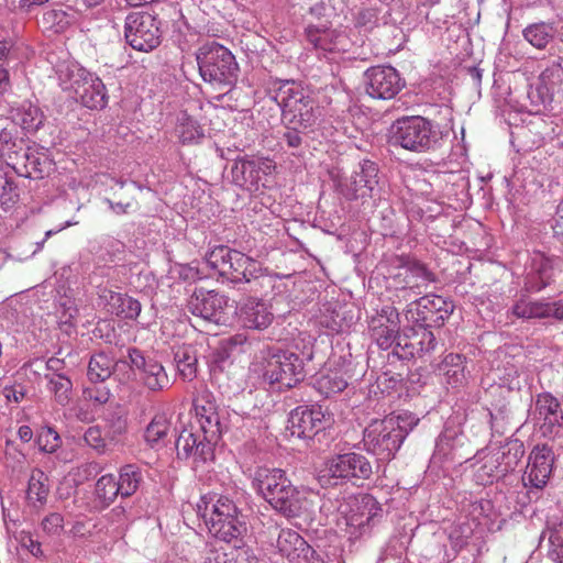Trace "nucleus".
I'll return each instance as SVG.
<instances>
[{
	"label": "nucleus",
	"mask_w": 563,
	"mask_h": 563,
	"mask_svg": "<svg viewBox=\"0 0 563 563\" xmlns=\"http://www.w3.org/2000/svg\"><path fill=\"white\" fill-rule=\"evenodd\" d=\"M132 367L139 372L143 385L152 391H161L170 385L164 366L153 358H145L137 349L129 351Z\"/></svg>",
	"instance_id": "nucleus-22"
},
{
	"label": "nucleus",
	"mask_w": 563,
	"mask_h": 563,
	"mask_svg": "<svg viewBox=\"0 0 563 563\" xmlns=\"http://www.w3.org/2000/svg\"><path fill=\"white\" fill-rule=\"evenodd\" d=\"M113 365V360L106 353L92 355L87 371L89 380L92 383L104 382L111 376Z\"/></svg>",
	"instance_id": "nucleus-41"
},
{
	"label": "nucleus",
	"mask_w": 563,
	"mask_h": 563,
	"mask_svg": "<svg viewBox=\"0 0 563 563\" xmlns=\"http://www.w3.org/2000/svg\"><path fill=\"white\" fill-rule=\"evenodd\" d=\"M366 92L374 99H391L402 84L397 70L391 66H375L366 70Z\"/></svg>",
	"instance_id": "nucleus-20"
},
{
	"label": "nucleus",
	"mask_w": 563,
	"mask_h": 563,
	"mask_svg": "<svg viewBox=\"0 0 563 563\" xmlns=\"http://www.w3.org/2000/svg\"><path fill=\"white\" fill-rule=\"evenodd\" d=\"M314 385L321 395L329 397L332 394L343 391L347 386V382L341 371H329L327 373H322L316 379Z\"/></svg>",
	"instance_id": "nucleus-42"
},
{
	"label": "nucleus",
	"mask_w": 563,
	"mask_h": 563,
	"mask_svg": "<svg viewBox=\"0 0 563 563\" xmlns=\"http://www.w3.org/2000/svg\"><path fill=\"white\" fill-rule=\"evenodd\" d=\"M372 501L373 500L369 497H363L361 501L355 500V508L352 509V511L355 510L356 512L345 517L346 526L355 530H362L366 525H368L373 516L371 511L365 512V510Z\"/></svg>",
	"instance_id": "nucleus-47"
},
{
	"label": "nucleus",
	"mask_w": 563,
	"mask_h": 563,
	"mask_svg": "<svg viewBox=\"0 0 563 563\" xmlns=\"http://www.w3.org/2000/svg\"><path fill=\"white\" fill-rule=\"evenodd\" d=\"M244 329L263 331L274 320L272 307L263 299L247 297L233 309V321Z\"/></svg>",
	"instance_id": "nucleus-19"
},
{
	"label": "nucleus",
	"mask_w": 563,
	"mask_h": 563,
	"mask_svg": "<svg viewBox=\"0 0 563 563\" xmlns=\"http://www.w3.org/2000/svg\"><path fill=\"white\" fill-rule=\"evenodd\" d=\"M416 303L418 313L424 322L443 323L454 311L453 301L438 295H426Z\"/></svg>",
	"instance_id": "nucleus-30"
},
{
	"label": "nucleus",
	"mask_w": 563,
	"mask_h": 563,
	"mask_svg": "<svg viewBox=\"0 0 563 563\" xmlns=\"http://www.w3.org/2000/svg\"><path fill=\"white\" fill-rule=\"evenodd\" d=\"M435 345L433 332L423 324H416L398 334L394 352L400 358H412L433 351Z\"/></svg>",
	"instance_id": "nucleus-15"
},
{
	"label": "nucleus",
	"mask_w": 563,
	"mask_h": 563,
	"mask_svg": "<svg viewBox=\"0 0 563 563\" xmlns=\"http://www.w3.org/2000/svg\"><path fill=\"white\" fill-rule=\"evenodd\" d=\"M274 161L267 157H241L238 158L232 167L234 181L244 189L255 192L265 188L266 177L275 170Z\"/></svg>",
	"instance_id": "nucleus-14"
},
{
	"label": "nucleus",
	"mask_w": 563,
	"mask_h": 563,
	"mask_svg": "<svg viewBox=\"0 0 563 563\" xmlns=\"http://www.w3.org/2000/svg\"><path fill=\"white\" fill-rule=\"evenodd\" d=\"M203 563H229V554L218 549L210 550L207 553Z\"/></svg>",
	"instance_id": "nucleus-57"
},
{
	"label": "nucleus",
	"mask_w": 563,
	"mask_h": 563,
	"mask_svg": "<svg viewBox=\"0 0 563 563\" xmlns=\"http://www.w3.org/2000/svg\"><path fill=\"white\" fill-rule=\"evenodd\" d=\"M194 407L199 430L206 439L217 442L222 430L214 401L208 397H199L194 401Z\"/></svg>",
	"instance_id": "nucleus-29"
},
{
	"label": "nucleus",
	"mask_w": 563,
	"mask_h": 563,
	"mask_svg": "<svg viewBox=\"0 0 563 563\" xmlns=\"http://www.w3.org/2000/svg\"><path fill=\"white\" fill-rule=\"evenodd\" d=\"M48 2V0H20L19 9L23 12H32L35 8L41 7Z\"/></svg>",
	"instance_id": "nucleus-62"
},
{
	"label": "nucleus",
	"mask_w": 563,
	"mask_h": 563,
	"mask_svg": "<svg viewBox=\"0 0 563 563\" xmlns=\"http://www.w3.org/2000/svg\"><path fill=\"white\" fill-rule=\"evenodd\" d=\"M84 396L97 405H104L110 399V391L106 388H85Z\"/></svg>",
	"instance_id": "nucleus-54"
},
{
	"label": "nucleus",
	"mask_w": 563,
	"mask_h": 563,
	"mask_svg": "<svg viewBox=\"0 0 563 563\" xmlns=\"http://www.w3.org/2000/svg\"><path fill=\"white\" fill-rule=\"evenodd\" d=\"M373 474L371 462L360 453H344L329 459L320 471L322 485L335 486L339 481L368 479Z\"/></svg>",
	"instance_id": "nucleus-8"
},
{
	"label": "nucleus",
	"mask_w": 563,
	"mask_h": 563,
	"mask_svg": "<svg viewBox=\"0 0 563 563\" xmlns=\"http://www.w3.org/2000/svg\"><path fill=\"white\" fill-rule=\"evenodd\" d=\"M214 443L206 439L205 434L195 432L192 427L185 428L176 440L177 455L181 459L192 456L196 460L207 461L212 455Z\"/></svg>",
	"instance_id": "nucleus-27"
},
{
	"label": "nucleus",
	"mask_w": 563,
	"mask_h": 563,
	"mask_svg": "<svg viewBox=\"0 0 563 563\" xmlns=\"http://www.w3.org/2000/svg\"><path fill=\"white\" fill-rule=\"evenodd\" d=\"M18 434L23 442H29L33 437L32 429L29 426H21L18 430Z\"/></svg>",
	"instance_id": "nucleus-64"
},
{
	"label": "nucleus",
	"mask_w": 563,
	"mask_h": 563,
	"mask_svg": "<svg viewBox=\"0 0 563 563\" xmlns=\"http://www.w3.org/2000/svg\"><path fill=\"white\" fill-rule=\"evenodd\" d=\"M229 563H260V560L252 549L238 548L229 554Z\"/></svg>",
	"instance_id": "nucleus-52"
},
{
	"label": "nucleus",
	"mask_w": 563,
	"mask_h": 563,
	"mask_svg": "<svg viewBox=\"0 0 563 563\" xmlns=\"http://www.w3.org/2000/svg\"><path fill=\"white\" fill-rule=\"evenodd\" d=\"M493 450L498 461H500L503 467H506V463L509 461L508 456H510V454L514 453L515 451L517 452L518 456L515 459L514 468L519 464V462L525 455L523 443L519 440L508 441L504 445Z\"/></svg>",
	"instance_id": "nucleus-48"
},
{
	"label": "nucleus",
	"mask_w": 563,
	"mask_h": 563,
	"mask_svg": "<svg viewBox=\"0 0 563 563\" xmlns=\"http://www.w3.org/2000/svg\"><path fill=\"white\" fill-rule=\"evenodd\" d=\"M47 389L54 396L55 401L65 407L73 398V382L69 377L59 373L46 374Z\"/></svg>",
	"instance_id": "nucleus-37"
},
{
	"label": "nucleus",
	"mask_w": 563,
	"mask_h": 563,
	"mask_svg": "<svg viewBox=\"0 0 563 563\" xmlns=\"http://www.w3.org/2000/svg\"><path fill=\"white\" fill-rule=\"evenodd\" d=\"M306 38L314 49L322 53H341L347 51L350 40L345 32L339 29H332L325 22L309 24L306 27Z\"/></svg>",
	"instance_id": "nucleus-21"
},
{
	"label": "nucleus",
	"mask_w": 563,
	"mask_h": 563,
	"mask_svg": "<svg viewBox=\"0 0 563 563\" xmlns=\"http://www.w3.org/2000/svg\"><path fill=\"white\" fill-rule=\"evenodd\" d=\"M263 377L279 388H292L305 378L303 361L296 353L278 351L269 355L264 365Z\"/></svg>",
	"instance_id": "nucleus-11"
},
{
	"label": "nucleus",
	"mask_w": 563,
	"mask_h": 563,
	"mask_svg": "<svg viewBox=\"0 0 563 563\" xmlns=\"http://www.w3.org/2000/svg\"><path fill=\"white\" fill-rule=\"evenodd\" d=\"M330 419L321 406H299L290 413L288 429L292 437L311 439L325 429Z\"/></svg>",
	"instance_id": "nucleus-16"
},
{
	"label": "nucleus",
	"mask_w": 563,
	"mask_h": 563,
	"mask_svg": "<svg viewBox=\"0 0 563 563\" xmlns=\"http://www.w3.org/2000/svg\"><path fill=\"white\" fill-rule=\"evenodd\" d=\"M517 452L510 454V461L506 464V467H503L500 461H498L495 455L494 450H489L482 457V465L477 470V477L482 481V483H492L495 478H499L505 476L508 472L514 470L515 459L517 457Z\"/></svg>",
	"instance_id": "nucleus-33"
},
{
	"label": "nucleus",
	"mask_w": 563,
	"mask_h": 563,
	"mask_svg": "<svg viewBox=\"0 0 563 563\" xmlns=\"http://www.w3.org/2000/svg\"><path fill=\"white\" fill-rule=\"evenodd\" d=\"M560 71H563V56L559 57V59L550 68L545 69L542 73L541 78L545 80L556 76L558 81H561Z\"/></svg>",
	"instance_id": "nucleus-56"
},
{
	"label": "nucleus",
	"mask_w": 563,
	"mask_h": 563,
	"mask_svg": "<svg viewBox=\"0 0 563 563\" xmlns=\"http://www.w3.org/2000/svg\"><path fill=\"white\" fill-rule=\"evenodd\" d=\"M19 198L18 187L0 166V202L14 203Z\"/></svg>",
	"instance_id": "nucleus-49"
},
{
	"label": "nucleus",
	"mask_w": 563,
	"mask_h": 563,
	"mask_svg": "<svg viewBox=\"0 0 563 563\" xmlns=\"http://www.w3.org/2000/svg\"><path fill=\"white\" fill-rule=\"evenodd\" d=\"M3 395L8 401L20 402L24 398V391L22 388H16L14 386L5 387L3 389Z\"/></svg>",
	"instance_id": "nucleus-60"
},
{
	"label": "nucleus",
	"mask_w": 563,
	"mask_h": 563,
	"mask_svg": "<svg viewBox=\"0 0 563 563\" xmlns=\"http://www.w3.org/2000/svg\"><path fill=\"white\" fill-rule=\"evenodd\" d=\"M85 441L98 452H104L109 443L107 435H103L101 429L97 426L87 429L85 432Z\"/></svg>",
	"instance_id": "nucleus-50"
},
{
	"label": "nucleus",
	"mask_w": 563,
	"mask_h": 563,
	"mask_svg": "<svg viewBox=\"0 0 563 563\" xmlns=\"http://www.w3.org/2000/svg\"><path fill=\"white\" fill-rule=\"evenodd\" d=\"M170 420L165 413H156L144 431L145 442L154 448L163 443L170 431Z\"/></svg>",
	"instance_id": "nucleus-40"
},
{
	"label": "nucleus",
	"mask_w": 563,
	"mask_h": 563,
	"mask_svg": "<svg viewBox=\"0 0 563 563\" xmlns=\"http://www.w3.org/2000/svg\"><path fill=\"white\" fill-rule=\"evenodd\" d=\"M203 505V518L209 532L217 539L231 542L243 536L246 525L235 503L223 495L202 497L198 509Z\"/></svg>",
	"instance_id": "nucleus-4"
},
{
	"label": "nucleus",
	"mask_w": 563,
	"mask_h": 563,
	"mask_svg": "<svg viewBox=\"0 0 563 563\" xmlns=\"http://www.w3.org/2000/svg\"><path fill=\"white\" fill-rule=\"evenodd\" d=\"M128 430V423L125 419H122L120 417L112 419L109 424L106 432V435L108 438V441L110 444H117L119 443L123 435L126 433Z\"/></svg>",
	"instance_id": "nucleus-51"
},
{
	"label": "nucleus",
	"mask_w": 563,
	"mask_h": 563,
	"mask_svg": "<svg viewBox=\"0 0 563 563\" xmlns=\"http://www.w3.org/2000/svg\"><path fill=\"white\" fill-rule=\"evenodd\" d=\"M398 262L395 273L389 277L397 290L419 295L430 283L435 282V275L420 261L400 257Z\"/></svg>",
	"instance_id": "nucleus-13"
},
{
	"label": "nucleus",
	"mask_w": 563,
	"mask_h": 563,
	"mask_svg": "<svg viewBox=\"0 0 563 563\" xmlns=\"http://www.w3.org/2000/svg\"><path fill=\"white\" fill-rule=\"evenodd\" d=\"M46 158L38 153L26 148L16 165L12 166L18 174L25 177H43L45 173Z\"/></svg>",
	"instance_id": "nucleus-36"
},
{
	"label": "nucleus",
	"mask_w": 563,
	"mask_h": 563,
	"mask_svg": "<svg viewBox=\"0 0 563 563\" xmlns=\"http://www.w3.org/2000/svg\"><path fill=\"white\" fill-rule=\"evenodd\" d=\"M141 481L142 474L135 466H123L120 471L119 478L117 479L121 497L132 496L137 490Z\"/></svg>",
	"instance_id": "nucleus-44"
},
{
	"label": "nucleus",
	"mask_w": 563,
	"mask_h": 563,
	"mask_svg": "<svg viewBox=\"0 0 563 563\" xmlns=\"http://www.w3.org/2000/svg\"><path fill=\"white\" fill-rule=\"evenodd\" d=\"M205 261L219 276L232 283H250L267 274L261 262L228 245L213 246L206 253Z\"/></svg>",
	"instance_id": "nucleus-5"
},
{
	"label": "nucleus",
	"mask_w": 563,
	"mask_h": 563,
	"mask_svg": "<svg viewBox=\"0 0 563 563\" xmlns=\"http://www.w3.org/2000/svg\"><path fill=\"white\" fill-rule=\"evenodd\" d=\"M394 129L395 142L409 151L429 148L434 137L432 123L419 115L398 119Z\"/></svg>",
	"instance_id": "nucleus-12"
},
{
	"label": "nucleus",
	"mask_w": 563,
	"mask_h": 563,
	"mask_svg": "<svg viewBox=\"0 0 563 563\" xmlns=\"http://www.w3.org/2000/svg\"><path fill=\"white\" fill-rule=\"evenodd\" d=\"M179 276L185 280H197L201 278L198 267L190 265H181L179 269Z\"/></svg>",
	"instance_id": "nucleus-58"
},
{
	"label": "nucleus",
	"mask_w": 563,
	"mask_h": 563,
	"mask_svg": "<svg viewBox=\"0 0 563 563\" xmlns=\"http://www.w3.org/2000/svg\"><path fill=\"white\" fill-rule=\"evenodd\" d=\"M445 380L451 386L462 385L465 379V357L461 354H448L440 365Z\"/></svg>",
	"instance_id": "nucleus-38"
},
{
	"label": "nucleus",
	"mask_w": 563,
	"mask_h": 563,
	"mask_svg": "<svg viewBox=\"0 0 563 563\" xmlns=\"http://www.w3.org/2000/svg\"><path fill=\"white\" fill-rule=\"evenodd\" d=\"M98 298L107 311L124 319L135 320L142 310L139 300L108 287L98 288Z\"/></svg>",
	"instance_id": "nucleus-28"
},
{
	"label": "nucleus",
	"mask_w": 563,
	"mask_h": 563,
	"mask_svg": "<svg viewBox=\"0 0 563 563\" xmlns=\"http://www.w3.org/2000/svg\"><path fill=\"white\" fill-rule=\"evenodd\" d=\"M556 29L553 23L538 22L526 26L522 31L523 38L537 49L547 48L555 37Z\"/></svg>",
	"instance_id": "nucleus-35"
},
{
	"label": "nucleus",
	"mask_w": 563,
	"mask_h": 563,
	"mask_svg": "<svg viewBox=\"0 0 563 563\" xmlns=\"http://www.w3.org/2000/svg\"><path fill=\"white\" fill-rule=\"evenodd\" d=\"M174 134L184 146L197 145L205 139V129L194 115L180 111L176 117Z\"/></svg>",
	"instance_id": "nucleus-32"
},
{
	"label": "nucleus",
	"mask_w": 563,
	"mask_h": 563,
	"mask_svg": "<svg viewBox=\"0 0 563 563\" xmlns=\"http://www.w3.org/2000/svg\"><path fill=\"white\" fill-rule=\"evenodd\" d=\"M161 21L148 12H131L124 21V38L135 51L148 53L161 44Z\"/></svg>",
	"instance_id": "nucleus-9"
},
{
	"label": "nucleus",
	"mask_w": 563,
	"mask_h": 563,
	"mask_svg": "<svg viewBox=\"0 0 563 563\" xmlns=\"http://www.w3.org/2000/svg\"><path fill=\"white\" fill-rule=\"evenodd\" d=\"M275 547L288 563H324L316 550L290 528L279 530Z\"/></svg>",
	"instance_id": "nucleus-17"
},
{
	"label": "nucleus",
	"mask_w": 563,
	"mask_h": 563,
	"mask_svg": "<svg viewBox=\"0 0 563 563\" xmlns=\"http://www.w3.org/2000/svg\"><path fill=\"white\" fill-rule=\"evenodd\" d=\"M511 312L520 319L554 318L563 320V303L536 300L528 295H521L512 305Z\"/></svg>",
	"instance_id": "nucleus-24"
},
{
	"label": "nucleus",
	"mask_w": 563,
	"mask_h": 563,
	"mask_svg": "<svg viewBox=\"0 0 563 563\" xmlns=\"http://www.w3.org/2000/svg\"><path fill=\"white\" fill-rule=\"evenodd\" d=\"M21 543L23 547H26L33 555L38 556L42 554L41 544L33 540L31 536H22Z\"/></svg>",
	"instance_id": "nucleus-61"
},
{
	"label": "nucleus",
	"mask_w": 563,
	"mask_h": 563,
	"mask_svg": "<svg viewBox=\"0 0 563 563\" xmlns=\"http://www.w3.org/2000/svg\"><path fill=\"white\" fill-rule=\"evenodd\" d=\"M275 100L282 108V119L287 129L312 131L323 117V108L295 82L282 84Z\"/></svg>",
	"instance_id": "nucleus-3"
},
{
	"label": "nucleus",
	"mask_w": 563,
	"mask_h": 563,
	"mask_svg": "<svg viewBox=\"0 0 563 563\" xmlns=\"http://www.w3.org/2000/svg\"><path fill=\"white\" fill-rule=\"evenodd\" d=\"M10 88V76L5 68H0V95L5 93Z\"/></svg>",
	"instance_id": "nucleus-63"
},
{
	"label": "nucleus",
	"mask_w": 563,
	"mask_h": 563,
	"mask_svg": "<svg viewBox=\"0 0 563 563\" xmlns=\"http://www.w3.org/2000/svg\"><path fill=\"white\" fill-rule=\"evenodd\" d=\"M554 453L547 444L536 445L529 455L528 465L522 481L530 490L543 489L552 474Z\"/></svg>",
	"instance_id": "nucleus-18"
},
{
	"label": "nucleus",
	"mask_w": 563,
	"mask_h": 563,
	"mask_svg": "<svg viewBox=\"0 0 563 563\" xmlns=\"http://www.w3.org/2000/svg\"><path fill=\"white\" fill-rule=\"evenodd\" d=\"M417 423L418 419L407 412L374 420L364 430V445L379 460L390 461Z\"/></svg>",
	"instance_id": "nucleus-2"
},
{
	"label": "nucleus",
	"mask_w": 563,
	"mask_h": 563,
	"mask_svg": "<svg viewBox=\"0 0 563 563\" xmlns=\"http://www.w3.org/2000/svg\"><path fill=\"white\" fill-rule=\"evenodd\" d=\"M48 494L49 486L47 475L38 468L32 470L26 490L27 500L34 506H36V504L43 506L47 500Z\"/></svg>",
	"instance_id": "nucleus-39"
},
{
	"label": "nucleus",
	"mask_w": 563,
	"mask_h": 563,
	"mask_svg": "<svg viewBox=\"0 0 563 563\" xmlns=\"http://www.w3.org/2000/svg\"><path fill=\"white\" fill-rule=\"evenodd\" d=\"M63 90L74 93V98L89 109H101L107 103L106 86L100 78L86 69L71 65L60 71Z\"/></svg>",
	"instance_id": "nucleus-7"
},
{
	"label": "nucleus",
	"mask_w": 563,
	"mask_h": 563,
	"mask_svg": "<svg viewBox=\"0 0 563 563\" xmlns=\"http://www.w3.org/2000/svg\"><path fill=\"white\" fill-rule=\"evenodd\" d=\"M399 313L396 308L387 306L371 319L369 331L377 345L387 350L396 341L399 333Z\"/></svg>",
	"instance_id": "nucleus-23"
},
{
	"label": "nucleus",
	"mask_w": 563,
	"mask_h": 563,
	"mask_svg": "<svg viewBox=\"0 0 563 563\" xmlns=\"http://www.w3.org/2000/svg\"><path fill=\"white\" fill-rule=\"evenodd\" d=\"M549 556L555 563H563V519L559 522L548 521Z\"/></svg>",
	"instance_id": "nucleus-45"
},
{
	"label": "nucleus",
	"mask_w": 563,
	"mask_h": 563,
	"mask_svg": "<svg viewBox=\"0 0 563 563\" xmlns=\"http://www.w3.org/2000/svg\"><path fill=\"white\" fill-rule=\"evenodd\" d=\"M64 519L59 514L53 512L43 519V528L49 533H57L63 528Z\"/></svg>",
	"instance_id": "nucleus-55"
},
{
	"label": "nucleus",
	"mask_w": 563,
	"mask_h": 563,
	"mask_svg": "<svg viewBox=\"0 0 563 563\" xmlns=\"http://www.w3.org/2000/svg\"><path fill=\"white\" fill-rule=\"evenodd\" d=\"M38 444L43 451L54 452L59 445V435L55 431L48 429L40 434Z\"/></svg>",
	"instance_id": "nucleus-53"
},
{
	"label": "nucleus",
	"mask_w": 563,
	"mask_h": 563,
	"mask_svg": "<svg viewBox=\"0 0 563 563\" xmlns=\"http://www.w3.org/2000/svg\"><path fill=\"white\" fill-rule=\"evenodd\" d=\"M378 169L376 164L366 161L361 165L358 172H355L343 188V195L349 200L366 199L372 197L376 185Z\"/></svg>",
	"instance_id": "nucleus-26"
},
{
	"label": "nucleus",
	"mask_w": 563,
	"mask_h": 563,
	"mask_svg": "<svg viewBox=\"0 0 563 563\" xmlns=\"http://www.w3.org/2000/svg\"><path fill=\"white\" fill-rule=\"evenodd\" d=\"M11 119L9 124H15L20 131H36L43 123V113L31 102H23L11 111Z\"/></svg>",
	"instance_id": "nucleus-34"
},
{
	"label": "nucleus",
	"mask_w": 563,
	"mask_h": 563,
	"mask_svg": "<svg viewBox=\"0 0 563 563\" xmlns=\"http://www.w3.org/2000/svg\"><path fill=\"white\" fill-rule=\"evenodd\" d=\"M26 150L24 134L15 124H7L0 131V157L8 166L16 165Z\"/></svg>",
	"instance_id": "nucleus-31"
},
{
	"label": "nucleus",
	"mask_w": 563,
	"mask_h": 563,
	"mask_svg": "<svg viewBox=\"0 0 563 563\" xmlns=\"http://www.w3.org/2000/svg\"><path fill=\"white\" fill-rule=\"evenodd\" d=\"M253 485L276 511L287 518L301 517L310 511L309 492L294 486L280 468H257Z\"/></svg>",
	"instance_id": "nucleus-1"
},
{
	"label": "nucleus",
	"mask_w": 563,
	"mask_h": 563,
	"mask_svg": "<svg viewBox=\"0 0 563 563\" xmlns=\"http://www.w3.org/2000/svg\"><path fill=\"white\" fill-rule=\"evenodd\" d=\"M188 310L196 317L221 325L233 324V307L224 294L216 290L196 289L187 303Z\"/></svg>",
	"instance_id": "nucleus-10"
},
{
	"label": "nucleus",
	"mask_w": 563,
	"mask_h": 563,
	"mask_svg": "<svg viewBox=\"0 0 563 563\" xmlns=\"http://www.w3.org/2000/svg\"><path fill=\"white\" fill-rule=\"evenodd\" d=\"M534 419L543 435H552L561 426L563 409L560 401L550 393L539 394L534 404Z\"/></svg>",
	"instance_id": "nucleus-25"
},
{
	"label": "nucleus",
	"mask_w": 563,
	"mask_h": 563,
	"mask_svg": "<svg viewBox=\"0 0 563 563\" xmlns=\"http://www.w3.org/2000/svg\"><path fill=\"white\" fill-rule=\"evenodd\" d=\"M179 375L185 380H192L197 375V356L191 347H181L175 354Z\"/></svg>",
	"instance_id": "nucleus-43"
},
{
	"label": "nucleus",
	"mask_w": 563,
	"mask_h": 563,
	"mask_svg": "<svg viewBox=\"0 0 563 563\" xmlns=\"http://www.w3.org/2000/svg\"><path fill=\"white\" fill-rule=\"evenodd\" d=\"M300 132L301 131L288 129V131L284 134V139L289 147L296 148L301 145L302 139L300 136Z\"/></svg>",
	"instance_id": "nucleus-59"
},
{
	"label": "nucleus",
	"mask_w": 563,
	"mask_h": 563,
	"mask_svg": "<svg viewBox=\"0 0 563 563\" xmlns=\"http://www.w3.org/2000/svg\"><path fill=\"white\" fill-rule=\"evenodd\" d=\"M199 74L206 82L231 85L236 77L238 65L233 54L223 45L211 41L196 53Z\"/></svg>",
	"instance_id": "nucleus-6"
},
{
	"label": "nucleus",
	"mask_w": 563,
	"mask_h": 563,
	"mask_svg": "<svg viewBox=\"0 0 563 563\" xmlns=\"http://www.w3.org/2000/svg\"><path fill=\"white\" fill-rule=\"evenodd\" d=\"M95 494L104 506H109L113 503L120 495V487L117 485L114 475H102L96 483Z\"/></svg>",
	"instance_id": "nucleus-46"
}]
</instances>
